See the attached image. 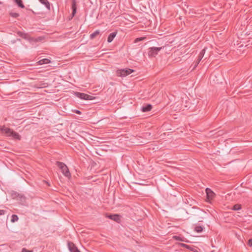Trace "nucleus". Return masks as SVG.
<instances>
[{
	"mask_svg": "<svg viewBox=\"0 0 252 252\" xmlns=\"http://www.w3.org/2000/svg\"><path fill=\"white\" fill-rule=\"evenodd\" d=\"M1 131L2 132V133L4 134L5 135L7 136H11L14 139H20V135L12 131L11 129L6 127H2L1 128Z\"/></svg>",
	"mask_w": 252,
	"mask_h": 252,
	"instance_id": "obj_1",
	"label": "nucleus"
},
{
	"mask_svg": "<svg viewBox=\"0 0 252 252\" xmlns=\"http://www.w3.org/2000/svg\"><path fill=\"white\" fill-rule=\"evenodd\" d=\"M18 34L20 36L23 37V38L25 39H29L31 42H39L43 40L44 38L42 36L38 37L37 38H33L30 37L28 35H27L26 33H22L21 32H18Z\"/></svg>",
	"mask_w": 252,
	"mask_h": 252,
	"instance_id": "obj_2",
	"label": "nucleus"
},
{
	"mask_svg": "<svg viewBox=\"0 0 252 252\" xmlns=\"http://www.w3.org/2000/svg\"><path fill=\"white\" fill-rule=\"evenodd\" d=\"M162 47H152L149 48L148 50V54L149 57H155L158 55V53L161 49Z\"/></svg>",
	"mask_w": 252,
	"mask_h": 252,
	"instance_id": "obj_3",
	"label": "nucleus"
},
{
	"mask_svg": "<svg viewBox=\"0 0 252 252\" xmlns=\"http://www.w3.org/2000/svg\"><path fill=\"white\" fill-rule=\"evenodd\" d=\"M58 165L62 170V173L67 177L70 176V174L67 166L62 162H58Z\"/></svg>",
	"mask_w": 252,
	"mask_h": 252,
	"instance_id": "obj_4",
	"label": "nucleus"
},
{
	"mask_svg": "<svg viewBox=\"0 0 252 252\" xmlns=\"http://www.w3.org/2000/svg\"><path fill=\"white\" fill-rule=\"evenodd\" d=\"M74 94L78 98L84 100H93L95 98V97L93 96L84 93L75 92L74 93Z\"/></svg>",
	"mask_w": 252,
	"mask_h": 252,
	"instance_id": "obj_5",
	"label": "nucleus"
},
{
	"mask_svg": "<svg viewBox=\"0 0 252 252\" xmlns=\"http://www.w3.org/2000/svg\"><path fill=\"white\" fill-rule=\"evenodd\" d=\"M207 199L208 202H211L215 197V193L210 189H206Z\"/></svg>",
	"mask_w": 252,
	"mask_h": 252,
	"instance_id": "obj_6",
	"label": "nucleus"
},
{
	"mask_svg": "<svg viewBox=\"0 0 252 252\" xmlns=\"http://www.w3.org/2000/svg\"><path fill=\"white\" fill-rule=\"evenodd\" d=\"M78 2L76 0H71V9H72V15L74 16L76 13L77 4Z\"/></svg>",
	"mask_w": 252,
	"mask_h": 252,
	"instance_id": "obj_7",
	"label": "nucleus"
},
{
	"mask_svg": "<svg viewBox=\"0 0 252 252\" xmlns=\"http://www.w3.org/2000/svg\"><path fill=\"white\" fill-rule=\"evenodd\" d=\"M107 217L116 222H119L121 220V217L117 214L108 215Z\"/></svg>",
	"mask_w": 252,
	"mask_h": 252,
	"instance_id": "obj_8",
	"label": "nucleus"
},
{
	"mask_svg": "<svg viewBox=\"0 0 252 252\" xmlns=\"http://www.w3.org/2000/svg\"><path fill=\"white\" fill-rule=\"evenodd\" d=\"M68 246L70 252H80L73 243H69Z\"/></svg>",
	"mask_w": 252,
	"mask_h": 252,
	"instance_id": "obj_9",
	"label": "nucleus"
},
{
	"mask_svg": "<svg viewBox=\"0 0 252 252\" xmlns=\"http://www.w3.org/2000/svg\"><path fill=\"white\" fill-rule=\"evenodd\" d=\"M50 63V61L48 59H43L38 62H37V65H42L44 64H47Z\"/></svg>",
	"mask_w": 252,
	"mask_h": 252,
	"instance_id": "obj_10",
	"label": "nucleus"
},
{
	"mask_svg": "<svg viewBox=\"0 0 252 252\" xmlns=\"http://www.w3.org/2000/svg\"><path fill=\"white\" fill-rule=\"evenodd\" d=\"M117 75L120 77H125L126 76V71L125 69L118 70L117 71Z\"/></svg>",
	"mask_w": 252,
	"mask_h": 252,
	"instance_id": "obj_11",
	"label": "nucleus"
},
{
	"mask_svg": "<svg viewBox=\"0 0 252 252\" xmlns=\"http://www.w3.org/2000/svg\"><path fill=\"white\" fill-rule=\"evenodd\" d=\"M117 33L116 32H113L111 33L108 37L107 41L109 43H110L112 41L113 39L114 38V37L116 36Z\"/></svg>",
	"mask_w": 252,
	"mask_h": 252,
	"instance_id": "obj_12",
	"label": "nucleus"
},
{
	"mask_svg": "<svg viewBox=\"0 0 252 252\" xmlns=\"http://www.w3.org/2000/svg\"><path fill=\"white\" fill-rule=\"evenodd\" d=\"M21 8H24V5L22 2V0H13Z\"/></svg>",
	"mask_w": 252,
	"mask_h": 252,
	"instance_id": "obj_13",
	"label": "nucleus"
},
{
	"mask_svg": "<svg viewBox=\"0 0 252 252\" xmlns=\"http://www.w3.org/2000/svg\"><path fill=\"white\" fill-rule=\"evenodd\" d=\"M41 3L44 4L45 6L48 8L50 9V3L48 0H39Z\"/></svg>",
	"mask_w": 252,
	"mask_h": 252,
	"instance_id": "obj_14",
	"label": "nucleus"
},
{
	"mask_svg": "<svg viewBox=\"0 0 252 252\" xmlns=\"http://www.w3.org/2000/svg\"><path fill=\"white\" fill-rule=\"evenodd\" d=\"M99 34V31H95L94 32H93V33H92L91 35H90V38L91 39H94L96 36H97V35H98V34Z\"/></svg>",
	"mask_w": 252,
	"mask_h": 252,
	"instance_id": "obj_15",
	"label": "nucleus"
},
{
	"mask_svg": "<svg viewBox=\"0 0 252 252\" xmlns=\"http://www.w3.org/2000/svg\"><path fill=\"white\" fill-rule=\"evenodd\" d=\"M205 49H203L200 53L199 56H198V62L197 63H199V62L200 61V60L202 59V58L203 57L204 54H205Z\"/></svg>",
	"mask_w": 252,
	"mask_h": 252,
	"instance_id": "obj_16",
	"label": "nucleus"
},
{
	"mask_svg": "<svg viewBox=\"0 0 252 252\" xmlns=\"http://www.w3.org/2000/svg\"><path fill=\"white\" fill-rule=\"evenodd\" d=\"M151 109L152 106L151 105H147V106L142 107V111L143 112H147L150 111Z\"/></svg>",
	"mask_w": 252,
	"mask_h": 252,
	"instance_id": "obj_17",
	"label": "nucleus"
},
{
	"mask_svg": "<svg viewBox=\"0 0 252 252\" xmlns=\"http://www.w3.org/2000/svg\"><path fill=\"white\" fill-rule=\"evenodd\" d=\"M18 220V217L17 215H13L11 216V221L12 222H15L17 221Z\"/></svg>",
	"mask_w": 252,
	"mask_h": 252,
	"instance_id": "obj_18",
	"label": "nucleus"
},
{
	"mask_svg": "<svg viewBox=\"0 0 252 252\" xmlns=\"http://www.w3.org/2000/svg\"><path fill=\"white\" fill-rule=\"evenodd\" d=\"M125 70L126 71V76L129 75L130 74L133 73L134 71V70L128 68L125 69Z\"/></svg>",
	"mask_w": 252,
	"mask_h": 252,
	"instance_id": "obj_19",
	"label": "nucleus"
},
{
	"mask_svg": "<svg viewBox=\"0 0 252 252\" xmlns=\"http://www.w3.org/2000/svg\"><path fill=\"white\" fill-rule=\"evenodd\" d=\"M146 38V37L137 38L134 40V43H137V42L142 41V40L145 39Z\"/></svg>",
	"mask_w": 252,
	"mask_h": 252,
	"instance_id": "obj_20",
	"label": "nucleus"
},
{
	"mask_svg": "<svg viewBox=\"0 0 252 252\" xmlns=\"http://www.w3.org/2000/svg\"><path fill=\"white\" fill-rule=\"evenodd\" d=\"M241 208V205L240 204H236L233 207V210L237 211L240 210Z\"/></svg>",
	"mask_w": 252,
	"mask_h": 252,
	"instance_id": "obj_21",
	"label": "nucleus"
},
{
	"mask_svg": "<svg viewBox=\"0 0 252 252\" xmlns=\"http://www.w3.org/2000/svg\"><path fill=\"white\" fill-rule=\"evenodd\" d=\"M202 230H203V228L201 226H196L195 228V230L197 232H201L202 231Z\"/></svg>",
	"mask_w": 252,
	"mask_h": 252,
	"instance_id": "obj_22",
	"label": "nucleus"
},
{
	"mask_svg": "<svg viewBox=\"0 0 252 252\" xmlns=\"http://www.w3.org/2000/svg\"><path fill=\"white\" fill-rule=\"evenodd\" d=\"M173 238L177 240L184 241L183 239H181L179 237L177 236H173Z\"/></svg>",
	"mask_w": 252,
	"mask_h": 252,
	"instance_id": "obj_23",
	"label": "nucleus"
},
{
	"mask_svg": "<svg viewBox=\"0 0 252 252\" xmlns=\"http://www.w3.org/2000/svg\"><path fill=\"white\" fill-rule=\"evenodd\" d=\"M180 245L182 247H185L187 249H189V246L188 245H187L186 244H180Z\"/></svg>",
	"mask_w": 252,
	"mask_h": 252,
	"instance_id": "obj_24",
	"label": "nucleus"
},
{
	"mask_svg": "<svg viewBox=\"0 0 252 252\" xmlns=\"http://www.w3.org/2000/svg\"><path fill=\"white\" fill-rule=\"evenodd\" d=\"M248 245L250 246H252V239H250L248 241Z\"/></svg>",
	"mask_w": 252,
	"mask_h": 252,
	"instance_id": "obj_25",
	"label": "nucleus"
},
{
	"mask_svg": "<svg viewBox=\"0 0 252 252\" xmlns=\"http://www.w3.org/2000/svg\"><path fill=\"white\" fill-rule=\"evenodd\" d=\"M21 252H32L31 251H29V250H27L26 249L24 248L22 249Z\"/></svg>",
	"mask_w": 252,
	"mask_h": 252,
	"instance_id": "obj_26",
	"label": "nucleus"
},
{
	"mask_svg": "<svg viewBox=\"0 0 252 252\" xmlns=\"http://www.w3.org/2000/svg\"><path fill=\"white\" fill-rule=\"evenodd\" d=\"M4 214V211L3 210H0V216Z\"/></svg>",
	"mask_w": 252,
	"mask_h": 252,
	"instance_id": "obj_27",
	"label": "nucleus"
},
{
	"mask_svg": "<svg viewBox=\"0 0 252 252\" xmlns=\"http://www.w3.org/2000/svg\"><path fill=\"white\" fill-rule=\"evenodd\" d=\"M75 112L77 113V114H81V112L80 111H78V110H76L75 111Z\"/></svg>",
	"mask_w": 252,
	"mask_h": 252,
	"instance_id": "obj_28",
	"label": "nucleus"
},
{
	"mask_svg": "<svg viewBox=\"0 0 252 252\" xmlns=\"http://www.w3.org/2000/svg\"><path fill=\"white\" fill-rule=\"evenodd\" d=\"M11 16H18V14H17V13H14V15H12Z\"/></svg>",
	"mask_w": 252,
	"mask_h": 252,
	"instance_id": "obj_29",
	"label": "nucleus"
},
{
	"mask_svg": "<svg viewBox=\"0 0 252 252\" xmlns=\"http://www.w3.org/2000/svg\"><path fill=\"white\" fill-rule=\"evenodd\" d=\"M1 2H0V4H1Z\"/></svg>",
	"mask_w": 252,
	"mask_h": 252,
	"instance_id": "obj_30",
	"label": "nucleus"
}]
</instances>
